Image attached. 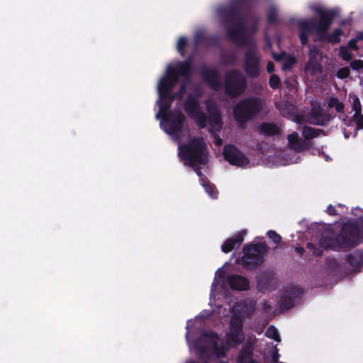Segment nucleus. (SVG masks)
Here are the masks:
<instances>
[{
  "mask_svg": "<svg viewBox=\"0 0 363 363\" xmlns=\"http://www.w3.org/2000/svg\"><path fill=\"white\" fill-rule=\"evenodd\" d=\"M216 139V144L217 145H220L223 143L222 139H220L218 135V133H216V137H213Z\"/></svg>",
  "mask_w": 363,
  "mask_h": 363,
  "instance_id": "864d4df0",
  "label": "nucleus"
},
{
  "mask_svg": "<svg viewBox=\"0 0 363 363\" xmlns=\"http://www.w3.org/2000/svg\"><path fill=\"white\" fill-rule=\"evenodd\" d=\"M323 111L324 110L321 108L320 106L312 108L308 118L309 123L312 124V122L317 121L318 118H319L320 115L323 113Z\"/></svg>",
  "mask_w": 363,
  "mask_h": 363,
  "instance_id": "7c9ffc66",
  "label": "nucleus"
},
{
  "mask_svg": "<svg viewBox=\"0 0 363 363\" xmlns=\"http://www.w3.org/2000/svg\"><path fill=\"white\" fill-rule=\"evenodd\" d=\"M333 108H335V109L337 112H342L345 108V105L342 102H341L338 100L337 103L335 104V105Z\"/></svg>",
  "mask_w": 363,
  "mask_h": 363,
  "instance_id": "49530a36",
  "label": "nucleus"
},
{
  "mask_svg": "<svg viewBox=\"0 0 363 363\" xmlns=\"http://www.w3.org/2000/svg\"><path fill=\"white\" fill-rule=\"evenodd\" d=\"M340 56L345 62H349L352 58V54L348 50V48L345 46H341L340 48Z\"/></svg>",
  "mask_w": 363,
  "mask_h": 363,
  "instance_id": "473e14b6",
  "label": "nucleus"
},
{
  "mask_svg": "<svg viewBox=\"0 0 363 363\" xmlns=\"http://www.w3.org/2000/svg\"><path fill=\"white\" fill-rule=\"evenodd\" d=\"M306 248L312 252V255L314 257H320L323 253V249H324L320 244L319 246H317L312 242H308L306 244Z\"/></svg>",
  "mask_w": 363,
  "mask_h": 363,
  "instance_id": "c85d7f7f",
  "label": "nucleus"
},
{
  "mask_svg": "<svg viewBox=\"0 0 363 363\" xmlns=\"http://www.w3.org/2000/svg\"><path fill=\"white\" fill-rule=\"evenodd\" d=\"M231 289L236 291H247L250 287L249 280L241 275H231L228 279Z\"/></svg>",
  "mask_w": 363,
  "mask_h": 363,
  "instance_id": "a211bd4d",
  "label": "nucleus"
},
{
  "mask_svg": "<svg viewBox=\"0 0 363 363\" xmlns=\"http://www.w3.org/2000/svg\"><path fill=\"white\" fill-rule=\"evenodd\" d=\"M353 120L356 124V130L363 129V114L362 113L353 115Z\"/></svg>",
  "mask_w": 363,
  "mask_h": 363,
  "instance_id": "4c0bfd02",
  "label": "nucleus"
},
{
  "mask_svg": "<svg viewBox=\"0 0 363 363\" xmlns=\"http://www.w3.org/2000/svg\"><path fill=\"white\" fill-rule=\"evenodd\" d=\"M289 67H290L289 65H288V64H284V69H286V68H289Z\"/></svg>",
  "mask_w": 363,
  "mask_h": 363,
  "instance_id": "052dcab7",
  "label": "nucleus"
},
{
  "mask_svg": "<svg viewBox=\"0 0 363 363\" xmlns=\"http://www.w3.org/2000/svg\"><path fill=\"white\" fill-rule=\"evenodd\" d=\"M244 240L242 233H238L233 237L228 238L221 246V250L225 253L231 252L235 247H238Z\"/></svg>",
  "mask_w": 363,
  "mask_h": 363,
  "instance_id": "412c9836",
  "label": "nucleus"
},
{
  "mask_svg": "<svg viewBox=\"0 0 363 363\" xmlns=\"http://www.w3.org/2000/svg\"><path fill=\"white\" fill-rule=\"evenodd\" d=\"M333 118L334 116L330 113L329 111H323V113L320 115L319 118H318V120L312 122V125L324 126Z\"/></svg>",
  "mask_w": 363,
  "mask_h": 363,
  "instance_id": "bb28decb",
  "label": "nucleus"
},
{
  "mask_svg": "<svg viewBox=\"0 0 363 363\" xmlns=\"http://www.w3.org/2000/svg\"><path fill=\"white\" fill-rule=\"evenodd\" d=\"M247 88V79L238 69L228 71L224 77V90L227 96L236 98L242 95Z\"/></svg>",
  "mask_w": 363,
  "mask_h": 363,
  "instance_id": "9d476101",
  "label": "nucleus"
},
{
  "mask_svg": "<svg viewBox=\"0 0 363 363\" xmlns=\"http://www.w3.org/2000/svg\"><path fill=\"white\" fill-rule=\"evenodd\" d=\"M267 20L269 25H274L278 23V11L274 6H271L268 10Z\"/></svg>",
  "mask_w": 363,
  "mask_h": 363,
  "instance_id": "cd10ccee",
  "label": "nucleus"
},
{
  "mask_svg": "<svg viewBox=\"0 0 363 363\" xmlns=\"http://www.w3.org/2000/svg\"><path fill=\"white\" fill-rule=\"evenodd\" d=\"M263 308L266 311H270L272 309V306H271L270 304H269L268 302H266V303H264Z\"/></svg>",
  "mask_w": 363,
  "mask_h": 363,
  "instance_id": "5fc2aeb1",
  "label": "nucleus"
},
{
  "mask_svg": "<svg viewBox=\"0 0 363 363\" xmlns=\"http://www.w3.org/2000/svg\"><path fill=\"white\" fill-rule=\"evenodd\" d=\"M359 221H360V223H361V224H362V228H363V216L359 217Z\"/></svg>",
  "mask_w": 363,
  "mask_h": 363,
  "instance_id": "bf43d9fd",
  "label": "nucleus"
},
{
  "mask_svg": "<svg viewBox=\"0 0 363 363\" xmlns=\"http://www.w3.org/2000/svg\"><path fill=\"white\" fill-rule=\"evenodd\" d=\"M187 46V38L184 36H182L179 38L177 42V50L179 53L183 55L184 49Z\"/></svg>",
  "mask_w": 363,
  "mask_h": 363,
  "instance_id": "c9c22d12",
  "label": "nucleus"
},
{
  "mask_svg": "<svg viewBox=\"0 0 363 363\" xmlns=\"http://www.w3.org/2000/svg\"><path fill=\"white\" fill-rule=\"evenodd\" d=\"M201 164H198V163H194L193 165H188L189 167H191L193 168L194 171L196 173V174L200 177L201 178H204L203 177V174L201 172V167H200Z\"/></svg>",
  "mask_w": 363,
  "mask_h": 363,
  "instance_id": "37998d69",
  "label": "nucleus"
},
{
  "mask_svg": "<svg viewBox=\"0 0 363 363\" xmlns=\"http://www.w3.org/2000/svg\"><path fill=\"white\" fill-rule=\"evenodd\" d=\"M246 363H259V362H257V360L252 359H251L250 361H247V362H246Z\"/></svg>",
  "mask_w": 363,
  "mask_h": 363,
  "instance_id": "4d7b16f0",
  "label": "nucleus"
},
{
  "mask_svg": "<svg viewBox=\"0 0 363 363\" xmlns=\"http://www.w3.org/2000/svg\"><path fill=\"white\" fill-rule=\"evenodd\" d=\"M295 251L299 254L300 255H303L304 253H305V249L302 247H295Z\"/></svg>",
  "mask_w": 363,
  "mask_h": 363,
  "instance_id": "603ef678",
  "label": "nucleus"
},
{
  "mask_svg": "<svg viewBox=\"0 0 363 363\" xmlns=\"http://www.w3.org/2000/svg\"><path fill=\"white\" fill-rule=\"evenodd\" d=\"M160 99L158 101V106L160 108V111L157 114V118H160L166 113H169L170 111V108L172 106V102L169 101V98L164 97L162 94H159Z\"/></svg>",
  "mask_w": 363,
  "mask_h": 363,
  "instance_id": "5701e85b",
  "label": "nucleus"
},
{
  "mask_svg": "<svg viewBox=\"0 0 363 363\" xmlns=\"http://www.w3.org/2000/svg\"><path fill=\"white\" fill-rule=\"evenodd\" d=\"M235 62V56L234 55H229L226 57V61L228 64L232 65Z\"/></svg>",
  "mask_w": 363,
  "mask_h": 363,
  "instance_id": "3c124183",
  "label": "nucleus"
},
{
  "mask_svg": "<svg viewBox=\"0 0 363 363\" xmlns=\"http://www.w3.org/2000/svg\"><path fill=\"white\" fill-rule=\"evenodd\" d=\"M233 1L228 5L218 6L216 13L230 42L239 47L250 46L245 52L243 69L248 77L257 78L260 74L261 57L255 41L245 31V20L240 12L242 7L248 8L252 0Z\"/></svg>",
  "mask_w": 363,
  "mask_h": 363,
  "instance_id": "f257e3e1",
  "label": "nucleus"
},
{
  "mask_svg": "<svg viewBox=\"0 0 363 363\" xmlns=\"http://www.w3.org/2000/svg\"><path fill=\"white\" fill-rule=\"evenodd\" d=\"M161 126L163 130L179 140L183 131L184 124L186 121L185 116L181 110L169 111L160 117Z\"/></svg>",
  "mask_w": 363,
  "mask_h": 363,
  "instance_id": "1a4fd4ad",
  "label": "nucleus"
},
{
  "mask_svg": "<svg viewBox=\"0 0 363 363\" xmlns=\"http://www.w3.org/2000/svg\"><path fill=\"white\" fill-rule=\"evenodd\" d=\"M254 354V345L252 342H245L238 352L235 361L237 363H246L252 359Z\"/></svg>",
  "mask_w": 363,
  "mask_h": 363,
  "instance_id": "6ab92c4d",
  "label": "nucleus"
},
{
  "mask_svg": "<svg viewBox=\"0 0 363 363\" xmlns=\"http://www.w3.org/2000/svg\"><path fill=\"white\" fill-rule=\"evenodd\" d=\"M258 23H259V18L257 16H255L253 18V24L251 26V33H256L258 30Z\"/></svg>",
  "mask_w": 363,
  "mask_h": 363,
  "instance_id": "c03bdc74",
  "label": "nucleus"
},
{
  "mask_svg": "<svg viewBox=\"0 0 363 363\" xmlns=\"http://www.w3.org/2000/svg\"><path fill=\"white\" fill-rule=\"evenodd\" d=\"M193 73L192 58L177 62L174 65L169 66L166 74L160 79L157 85L158 94L168 96L179 81V77L185 80H190Z\"/></svg>",
  "mask_w": 363,
  "mask_h": 363,
  "instance_id": "20e7f679",
  "label": "nucleus"
},
{
  "mask_svg": "<svg viewBox=\"0 0 363 363\" xmlns=\"http://www.w3.org/2000/svg\"><path fill=\"white\" fill-rule=\"evenodd\" d=\"M350 66L352 69L359 72L362 69H363V60H354L351 61Z\"/></svg>",
  "mask_w": 363,
  "mask_h": 363,
  "instance_id": "58836bf2",
  "label": "nucleus"
},
{
  "mask_svg": "<svg viewBox=\"0 0 363 363\" xmlns=\"http://www.w3.org/2000/svg\"><path fill=\"white\" fill-rule=\"evenodd\" d=\"M350 97L352 99V110L354 111V115L362 113V105L359 99L354 94H350Z\"/></svg>",
  "mask_w": 363,
  "mask_h": 363,
  "instance_id": "2f4dec72",
  "label": "nucleus"
},
{
  "mask_svg": "<svg viewBox=\"0 0 363 363\" xmlns=\"http://www.w3.org/2000/svg\"><path fill=\"white\" fill-rule=\"evenodd\" d=\"M274 58L275 60H279V57H278V55L277 54H274L273 55Z\"/></svg>",
  "mask_w": 363,
  "mask_h": 363,
  "instance_id": "13d9d810",
  "label": "nucleus"
},
{
  "mask_svg": "<svg viewBox=\"0 0 363 363\" xmlns=\"http://www.w3.org/2000/svg\"><path fill=\"white\" fill-rule=\"evenodd\" d=\"M263 104L260 98L249 96L239 101L233 109L236 123L242 128L262 110Z\"/></svg>",
  "mask_w": 363,
  "mask_h": 363,
  "instance_id": "423d86ee",
  "label": "nucleus"
},
{
  "mask_svg": "<svg viewBox=\"0 0 363 363\" xmlns=\"http://www.w3.org/2000/svg\"><path fill=\"white\" fill-rule=\"evenodd\" d=\"M287 139L289 145L292 148L301 151L306 146V142H301L298 139V134L296 132H294L287 136Z\"/></svg>",
  "mask_w": 363,
  "mask_h": 363,
  "instance_id": "b1692460",
  "label": "nucleus"
},
{
  "mask_svg": "<svg viewBox=\"0 0 363 363\" xmlns=\"http://www.w3.org/2000/svg\"><path fill=\"white\" fill-rule=\"evenodd\" d=\"M189 80H185L184 79V80L182 81V82L180 85V87H179L178 91H177L178 96H179V101L182 100L184 95L185 94V93L186 91V83Z\"/></svg>",
  "mask_w": 363,
  "mask_h": 363,
  "instance_id": "ea45409f",
  "label": "nucleus"
},
{
  "mask_svg": "<svg viewBox=\"0 0 363 363\" xmlns=\"http://www.w3.org/2000/svg\"><path fill=\"white\" fill-rule=\"evenodd\" d=\"M321 133H323V130L321 129L304 126L302 135L306 140H310L318 137Z\"/></svg>",
  "mask_w": 363,
  "mask_h": 363,
  "instance_id": "a878e982",
  "label": "nucleus"
},
{
  "mask_svg": "<svg viewBox=\"0 0 363 363\" xmlns=\"http://www.w3.org/2000/svg\"><path fill=\"white\" fill-rule=\"evenodd\" d=\"M280 357V354H279V350L277 346H274V350L272 352V360L270 363H278L279 362V359Z\"/></svg>",
  "mask_w": 363,
  "mask_h": 363,
  "instance_id": "a19ab883",
  "label": "nucleus"
},
{
  "mask_svg": "<svg viewBox=\"0 0 363 363\" xmlns=\"http://www.w3.org/2000/svg\"><path fill=\"white\" fill-rule=\"evenodd\" d=\"M219 337L216 332H204L195 340L194 347L202 357H208L211 353L215 354L218 357H224L228 351L223 341L218 344Z\"/></svg>",
  "mask_w": 363,
  "mask_h": 363,
  "instance_id": "0eeeda50",
  "label": "nucleus"
},
{
  "mask_svg": "<svg viewBox=\"0 0 363 363\" xmlns=\"http://www.w3.org/2000/svg\"><path fill=\"white\" fill-rule=\"evenodd\" d=\"M200 73L203 82L212 89L218 91L220 89L219 72L216 68L209 69L206 65H203Z\"/></svg>",
  "mask_w": 363,
  "mask_h": 363,
  "instance_id": "dca6fc26",
  "label": "nucleus"
},
{
  "mask_svg": "<svg viewBox=\"0 0 363 363\" xmlns=\"http://www.w3.org/2000/svg\"><path fill=\"white\" fill-rule=\"evenodd\" d=\"M363 262V251L357 250L346 255V262L352 272L359 271Z\"/></svg>",
  "mask_w": 363,
  "mask_h": 363,
  "instance_id": "aec40b11",
  "label": "nucleus"
},
{
  "mask_svg": "<svg viewBox=\"0 0 363 363\" xmlns=\"http://www.w3.org/2000/svg\"><path fill=\"white\" fill-rule=\"evenodd\" d=\"M223 154L224 159L232 165L245 167L250 163L249 159L234 145H225Z\"/></svg>",
  "mask_w": 363,
  "mask_h": 363,
  "instance_id": "f8f14e48",
  "label": "nucleus"
},
{
  "mask_svg": "<svg viewBox=\"0 0 363 363\" xmlns=\"http://www.w3.org/2000/svg\"><path fill=\"white\" fill-rule=\"evenodd\" d=\"M337 206H339V207H343L344 206H343L342 204H341V203H339V204L337 205Z\"/></svg>",
  "mask_w": 363,
  "mask_h": 363,
  "instance_id": "e2e57ef3",
  "label": "nucleus"
},
{
  "mask_svg": "<svg viewBox=\"0 0 363 363\" xmlns=\"http://www.w3.org/2000/svg\"><path fill=\"white\" fill-rule=\"evenodd\" d=\"M179 157L185 165L207 163V145L201 138L194 137L187 143L179 144Z\"/></svg>",
  "mask_w": 363,
  "mask_h": 363,
  "instance_id": "39448f33",
  "label": "nucleus"
},
{
  "mask_svg": "<svg viewBox=\"0 0 363 363\" xmlns=\"http://www.w3.org/2000/svg\"><path fill=\"white\" fill-rule=\"evenodd\" d=\"M267 235L268 238L271 239L275 244H279L281 240V235L273 230H269Z\"/></svg>",
  "mask_w": 363,
  "mask_h": 363,
  "instance_id": "e433bc0d",
  "label": "nucleus"
},
{
  "mask_svg": "<svg viewBox=\"0 0 363 363\" xmlns=\"http://www.w3.org/2000/svg\"><path fill=\"white\" fill-rule=\"evenodd\" d=\"M242 322L238 318H232L230 322V331L226 334V341L230 347L240 345L244 341Z\"/></svg>",
  "mask_w": 363,
  "mask_h": 363,
  "instance_id": "4468645a",
  "label": "nucleus"
},
{
  "mask_svg": "<svg viewBox=\"0 0 363 363\" xmlns=\"http://www.w3.org/2000/svg\"><path fill=\"white\" fill-rule=\"evenodd\" d=\"M363 242L361 228L355 222L342 223L339 233L335 237H322L320 245L324 250L346 252Z\"/></svg>",
  "mask_w": 363,
  "mask_h": 363,
  "instance_id": "7ed1b4c3",
  "label": "nucleus"
},
{
  "mask_svg": "<svg viewBox=\"0 0 363 363\" xmlns=\"http://www.w3.org/2000/svg\"><path fill=\"white\" fill-rule=\"evenodd\" d=\"M267 252V245L265 242H257L244 246L243 255L241 262L245 267L256 269L264 262V255Z\"/></svg>",
  "mask_w": 363,
  "mask_h": 363,
  "instance_id": "6e6552de",
  "label": "nucleus"
},
{
  "mask_svg": "<svg viewBox=\"0 0 363 363\" xmlns=\"http://www.w3.org/2000/svg\"><path fill=\"white\" fill-rule=\"evenodd\" d=\"M315 13L318 15L319 20L315 21L314 19L303 20L298 23V36L301 43L306 45L308 42V35L316 31L318 39L320 41L335 44L340 42V36L343 31L340 28H336L333 33L325 35L337 17V13L334 9L326 10L320 7L315 9Z\"/></svg>",
  "mask_w": 363,
  "mask_h": 363,
  "instance_id": "f03ea898",
  "label": "nucleus"
},
{
  "mask_svg": "<svg viewBox=\"0 0 363 363\" xmlns=\"http://www.w3.org/2000/svg\"><path fill=\"white\" fill-rule=\"evenodd\" d=\"M302 291L297 286H290L284 288L279 301V308L282 310H288L294 306V303L302 296Z\"/></svg>",
  "mask_w": 363,
  "mask_h": 363,
  "instance_id": "ddd939ff",
  "label": "nucleus"
},
{
  "mask_svg": "<svg viewBox=\"0 0 363 363\" xmlns=\"http://www.w3.org/2000/svg\"><path fill=\"white\" fill-rule=\"evenodd\" d=\"M184 109L188 116L193 119L200 128H205L207 125L208 117L203 111L198 98L189 94L183 104Z\"/></svg>",
  "mask_w": 363,
  "mask_h": 363,
  "instance_id": "9b49d317",
  "label": "nucleus"
},
{
  "mask_svg": "<svg viewBox=\"0 0 363 363\" xmlns=\"http://www.w3.org/2000/svg\"><path fill=\"white\" fill-rule=\"evenodd\" d=\"M327 213L330 216H337L338 215V213L333 205L330 204L327 208Z\"/></svg>",
  "mask_w": 363,
  "mask_h": 363,
  "instance_id": "a18cd8bd",
  "label": "nucleus"
},
{
  "mask_svg": "<svg viewBox=\"0 0 363 363\" xmlns=\"http://www.w3.org/2000/svg\"><path fill=\"white\" fill-rule=\"evenodd\" d=\"M350 69L348 67L340 68L336 73L337 77L341 79L347 78L350 76Z\"/></svg>",
  "mask_w": 363,
  "mask_h": 363,
  "instance_id": "f704fd0d",
  "label": "nucleus"
},
{
  "mask_svg": "<svg viewBox=\"0 0 363 363\" xmlns=\"http://www.w3.org/2000/svg\"><path fill=\"white\" fill-rule=\"evenodd\" d=\"M207 111L208 112L207 120L209 124L208 131L213 137H216V133H219L223 128L222 115L216 106H208Z\"/></svg>",
  "mask_w": 363,
  "mask_h": 363,
  "instance_id": "2eb2a0df",
  "label": "nucleus"
},
{
  "mask_svg": "<svg viewBox=\"0 0 363 363\" xmlns=\"http://www.w3.org/2000/svg\"><path fill=\"white\" fill-rule=\"evenodd\" d=\"M167 98L169 99V101L173 102L175 99L179 100V96L177 94V92H172V91H170L168 94V96H166Z\"/></svg>",
  "mask_w": 363,
  "mask_h": 363,
  "instance_id": "de8ad7c7",
  "label": "nucleus"
},
{
  "mask_svg": "<svg viewBox=\"0 0 363 363\" xmlns=\"http://www.w3.org/2000/svg\"><path fill=\"white\" fill-rule=\"evenodd\" d=\"M265 335L267 337L274 340L277 342H280L281 338L279 334L277 329L273 326L270 325L266 330Z\"/></svg>",
  "mask_w": 363,
  "mask_h": 363,
  "instance_id": "c756f323",
  "label": "nucleus"
},
{
  "mask_svg": "<svg viewBox=\"0 0 363 363\" xmlns=\"http://www.w3.org/2000/svg\"><path fill=\"white\" fill-rule=\"evenodd\" d=\"M201 182L203 188L205 189L206 192L212 198L217 199L218 191L216 189V186L212 184L209 180L206 178H201Z\"/></svg>",
  "mask_w": 363,
  "mask_h": 363,
  "instance_id": "393cba45",
  "label": "nucleus"
},
{
  "mask_svg": "<svg viewBox=\"0 0 363 363\" xmlns=\"http://www.w3.org/2000/svg\"><path fill=\"white\" fill-rule=\"evenodd\" d=\"M259 133L267 137L274 136L281 133V128L274 123L263 122L258 127Z\"/></svg>",
  "mask_w": 363,
  "mask_h": 363,
  "instance_id": "4be33fe9",
  "label": "nucleus"
},
{
  "mask_svg": "<svg viewBox=\"0 0 363 363\" xmlns=\"http://www.w3.org/2000/svg\"><path fill=\"white\" fill-rule=\"evenodd\" d=\"M358 40L355 38H353V39H351L348 41V43H347V48H350L352 50H358V46L357 45V43Z\"/></svg>",
  "mask_w": 363,
  "mask_h": 363,
  "instance_id": "79ce46f5",
  "label": "nucleus"
},
{
  "mask_svg": "<svg viewBox=\"0 0 363 363\" xmlns=\"http://www.w3.org/2000/svg\"><path fill=\"white\" fill-rule=\"evenodd\" d=\"M356 38L358 40H362L363 41V30L360 31L357 33Z\"/></svg>",
  "mask_w": 363,
  "mask_h": 363,
  "instance_id": "6e6d98bb",
  "label": "nucleus"
},
{
  "mask_svg": "<svg viewBox=\"0 0 363 363\" xmlns=\"http://www.w3.org/2000/svg\"><path fill=\"white\" fill-rule=\"evenodd\" d=\"M275 69L274 65L272 61H269L267 64V71L268 73H272Z\"/></svg>",
  "mask_w": 363,
  "mask_h": 363,
  "instance_id": "09e8293b",
  "label": "nucleus"
},
{
  "mask_svg": "<svg viewBox=\"0 0 363 363\" xmlns=\"http://www.w3.org/2000/svg\"><path fill=\"white\" fill-rule=\"evenodd\" d=\"M320 54L319 49L313 45L309 49L308 52V61L306 64V68L311 69L313 73H315L321 70L322 67L318 60V57Z\"/></svg>",
  "mask_w": 363,
  "mask_h": 363,
  "instance_id": "f3484780",
  "label": "nucleus"
},
{
  "mask_svg": "<svg viewBox=\"0 0 363 363\" xmlns=\"http://www.w3.org/2000/svg\"><path fill=\"white\" fill-rule=\"evenodd\" d=\"M186 363H198L197 362H195V361H189V362H187ZM204 363H208L207 362H204Z\"/></svg>",
  "mask_w": 363,
  "mask_h": 363,
  "instance_id": "680f3d73",
  "label": "nucleus"
},
{
  "mask_svg": "<svg viewBox=\"0 0 363 363\" xmlns=\"http://www.w3.org/2000/svg\"><path fill=\"white\" fill-rule=\"evenodd\" d=\"M339 99L336 97H330L328 101V107L333 108Z\"/></svg>",
  "mask_w": 363,
  "mask_h": 363,
  "instance_id": "8fccbe9b",
  "label": "nucleus"
},
{
  "mask_svg": "<svg viewBox=\"0 0 363 363\" xmlns=\"http://www.w3.org/2000/svg\"><path fill=\"white\" fill-rule=\"evenodd\" d=\"M269 84L272 89H276L280 86L281 80L277 74H272L269 77Z\"/></svg>",
  "mask_w": 363,
  "mask_h": 363,
  "instance_id": "72a5a7b5",
  "label": "nucleus"
}]
</instances>
